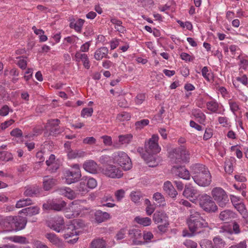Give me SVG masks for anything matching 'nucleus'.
Instances as JSON below:
<instances>
[{
  "mask_svg": "<svg viewBox=\"0 0 248 248\" xmlns=\"http://www.w3.org/2000/svg\"><path fill=\"white\" fill-rule=\"evenodd\" d=\"M158 136L154 134L145 143L146 152L149 155L157 154L160 152L161 147L158 144ZM142 158L146 162L149 167H154L157 165V163L152 155L148 157L146 154H144L142 155Z\"/></svg>",
  "mask_w": 248,
  "mask_h": 248,
  "instance_id": "obj_1",
  "label": "nucleus"
},
{
  "mask_svg": "<svg viewBox=\"0 0 248 248\" xmlns=\"http://www.w3.org/2000/svg\"><path fill=\"white\" fill-rule=\"evenodd\" d=\"M190 215L187 219V224L189 231L193 234L201 232L203 228L208 227V223L201 216V214L195 210L192 209L189 210Z\"/></svg>",
  "mask_w": 248,
  "mask_h": 248,
  "instance_id": "obj_2",
  "label": "nucleus"
},
{
  "mask_svg": "<svg viewBox=\"0 0 248 248\" xmlns=\"http://www.w3.org/2000/svg\"><path fill=\"white\" fill-rule=\"evenodd\" d=\"M197 201L200 207L207 212H215L217 206L212 198L206 194L199 195Z\"/></svg>",
  "mask_w": 248,
  "mask_h": 248,
  "instance_id": "obj_3",
  "label": "nucleus"
},
{
  "mask_svg": "<svg viewBox=\"0 0 248 248\" xmlns=\"http://www.w3.org/2000/svg\"><path fill=\"white\" fill-rule=\"evenodd\" d=\"M211 195L219 206L226 207L229 202V199L226 192L220 187L212 189Z\"/></svg>",
  "mask_w": 248,
  "mask_h": 248,
  "instance_id": "obj_4",
  "label": "nucleus"
},
{
  "mask_svg": "<svg viewBox=\"0 0 248 248\" xmlns=\"http://www.w3.org/2000/svg\"><path fill=\"white\" fill-rule=\"evenodd\" d=\"M183 152L185 153V155L186 154V151H182L180 152L181 155L182 154ZM179 150L174 149H173L172 152L170 153L169 156L171 158L170 165L172 167V169L173 170H187L181 163V161L182 160V158L181 155H179Z\"/></svg>",
  "mask_w": 248,
  "mask_h": 248,
  "instance_id": "obj_5",
  "label": "nucleus"
},
{
  "mask_svg": "<svg viewBox=\"0 0 248 248\" xmlns=\"http://www.w3.org/2000/svg\"><path fill=\"white\" fill-rule=\"evenodd\" d=\"M192 177L194 182L200 186H208L211 182L212 176L210 171H197V173Z\"/></svg>",
  "mask_w": 248,
  "mask_h": 248,
  "instance_id": "obj_6",
  "label": "nucleus"
},
{
  "mask_svg": "<svg viewBox=\"0 0 248 248\" xmlns=\"http://www.w3.org/2000/svg\"><path fill=\"white\" fill-rule=\"evenodd\" d=\"M62 232H64L63 237L65 239L76 236V237L74 239L68 241L69 243L74 244L77 242L78 239L77 235H78L79 231L76 230L75 226L73 225L71 222L65 225L63 231Z\"/></svg>",
  "mask_w": 248,
  "mask_h": 248,
  "instance_id": "obj_7",
  "label": "nucleus"
},
{
  "mask_svg": "<svg viewBox=\"0 0 248 248\" xmlns=\"http://www.w3.org/2000/svg\"><path fill=\"white\" fill-rule=\"evenodd\" d=\"M116 161L123 167L124 170H129L132 168V162L128 155L124 152H120L115 154Z\"/></svg>",
  "mask_w": 248,
  "mask_h": 248,
  "instance_id": "obj_8",
  "label": "nucleus"
},
{
  "mask_svg": "<svg viewBox=\"0 0 248 248\" xmlns=\"http://www.w3.org/2000/svg\"><path fill=\"white\" fill-rule=\"evenodd\" d=\"M66 206V202L60 200H48L43 204V208L46 210H53L57 211L62 210Z\"/></svg>",
  "mask_w": 248,
  "mask_h": 248,
  "instance_id": "obj_9",
  "label": "nucleus"
},
{
  "mask_svg": "<svg viewBox=\"0 0 248 248\" xmlns=\"http://www.w3.org/2000/svg\"><path fill=\"white\" fill-rule=\"evenodd\" d=\"M8 222L12 227H15V230L19 231L23 229L27 224V219L26 217L21 216L9 217Z\"/></svg>",
  "mask_w": 248,
  "mask_h": 248,
  "instance_id": "obj_10",
  "label": "nucleus"
},
{
  "mask_svg": "<svg viewBox=\"0 0 248 248\" xmlns=\"http://www.w3.org/2000/svg\"><path fill=\"white\" fill-rule=\"evenodd\" d=\"M183 195L192 202H195L198 200L199 194V191L191 185H186L185 187Z\"/></svg>",
  "mask_w": 248,
  "mask_h": 248,
  "instance_id": "obj_11",
  "label": "nucleus"
},
{
  "mask_svg": "<svg viewBox=\"0 0 248 248\" xmlns=\"http://www.w3.org/2000/svg\"><path fill=\"white\" fill-rule=\"evenodd\" d=\"M128 234L129 237L133 239V244L139 245L142 244V241L139 240L142 237L141 232L139 229H130L128 230Z\"/></svg>",
  "mask_w": 248,
  "mask_h": 248,
  "instance_id": "obj_12",
  "label": "nucleus"
},
{
  "mask_svg": "<svg viewBox=\"0 0 248 248\" xmlns=\"http://www.w3.org/2000/svg\"><path fill=\"white\" fill-rule=\"evenodd\" d=\"M74 60L78 62L81 61L83 63L84 67L85 68L87 69L90 68V62L87 54L85 53H81L79 51H77L75 54Z\"/></svg>",
  "mask_w": 248,
  "mask_h": 248,
  "instance_id": "obj_13",
  "label": "nucleus"
},
{
  "mask_svg": "<svg viewBox=\"0 0 248 248\" xmlns=\"http://www.w3.org/2000/svg\"><path fill=\"white\" fill-rule=\"evenodd\" d=\"M59 123L58 119L51 120L47 122L46 128L50 131L51 135H56L60 132L58 128Z\"/></svg>",
  "mask_w": 248,
  "mask_h": 248,
  "instance_id": "obj_14",
  "label": "nucleus"
},
{
  "mask_svg": "<svg viewBox=\"0 0 248 248\" xmlns=\"http://www.w3.org/2000/svg\"><path fill=\"white\" fill-rule=\"evenodd\" d=\"M64 226L63 218L58 217L55 218L54 223L51 225L50 228L55 231L60 232L63 231Z\"/></svg>",
  "mask_w": 248,
  "mask_h": 248,
  "instance_id": "obj_15",
  "label": "nucleus"
},
{
  "mask_svg": "<svg viewBox=\"0 0 248 248\" xmlns=\"http://www.w3.org/2000/svg\"><path fill=\"white\" fill-rule=\"evenodd\" d=\"M81 176L80 171H67L65 175L66 183L68 184L75 183L78 181Z\"/></svg>",
  "mask_w": 248,
  "mask_h": 248,
  "instance_id": "obj_16",
  "label": "nucleus"
},
{
  "mask_svg": "<svg viewBox=\"0 0 248 248\" xmlns=\"http://www.w3.org/2000/svg\"><path fill=\"white\" fill-rule=\"evenodd\" d=\"M206 106L207 109L212 113H217L223 114L225 111L224 108H223L222 110L218 111L220 106L215 100H211L207 102Z\"/></svg>",
  "mask_w": 248,
  "mask_h": 248,
  "instance_id": "obj_17",
  "label": "nucleus"
},
{
  "mask_svg": "<svg viewBox=\"0 0 248 248\" xmlns=\"http://www.w3.org/2000/svg\"><path fill=\"white\" fill-rule=\"evenodd\" d=\"M163 189L169 196L172 198H176L178 194L177 191L175 189L172 184L170 181L164 183Z\"/></svg>",
  "mask_w": 248,
  "mask_h": 248,
  "instance_id": "obj_18",
  "label": "nucleus"
},
{
  "mask_svg": "<svg viewBox=\"0 0 248 248\" xmlns=\"http://www.w3.org/2000/svg\"><path fill=\"white\" fill-rule=\"evenodd\" d=\"M41 191V189L38 186H28L26 187L24 195L29 197L37 196L40 194Z\"/></svg>",
  "mask_w": 248,
  "mask_h": 248,
  "instance_id": "obj_19",
  "label": "nucleus"
},
{
  "mask_svg": "<svg viewBox=\"0 0 248 248\" xmlns=\"http://www.w3.org/2000/svg\"><path fill=\"white\" fill-rule=\"evenodd\" d=\"M59 194L63 195L70 200H73L77 197V194L74 190L68 187H62L58 189Z\"/></svg>",
  "mask_w": 248,
  "mask_h": 248,
  "instance_id": "obj_20",
  "label": "nucleus"
},
{
  "mask_svg": "<svg viewBox=\"0 0 248 248\" xmlns=\"http://www.w3.org/2000/svg\"><path fill=\"white\" fill-rule=\"evenodd\" d=\"M235 214L230 210H225L220 212L219 217L220 220L229 222L235 217Z\"/></svg>",
  "mask_w": 248,
  "mask_h": 248,
  "instance_id": "obj_21",
  "label": "nucleus"
},
{
  "mask_svg": "<svg viewBox=\"0 0 248 248\" xmlns=\"http://www.w3.org/2000/svg\"><path fill=\"white\" fill-rule=\"evenodd\" d=\"M95 220L98 223H102L108 219L110 217V215L106 212L97 210L94 214Z\"/></svg>",
  "mask_w": 248,
  "mask_h": 248,
  "instance_id": "obj_22",
  "label": "nucleus"
},
{
  "mask_svg": "<svg viewBox=\"0 0 248 248\" xmlns=\"http://www.w3.org/2000/svg\"><path fill=\"white\" fill-rule=\"evenodd\" d=\"M84 22V20L80 18L77 20L73 19L70 24V27L71 28L74 29L77 32H80Z\"/></svg>",
  "mask_w": 248,
  "mask_h": 248,
  "instance_id": "obj_23",
  "label": "nucleus"
},
{
  "mask_svg": "<svg viewBox=\"0 0 248 248\" xmlns=\"http://www.w3.org/2000/svg\"><path fill=\"white\" fill-rule=\"evenodd\" d=\"M108 50L106 47H101L97 49L94 54V58L97 61L102 60L107 56Z\"/></svg>",
  "mask_w": 248,
  "mask_h": 248,
  "instance_id": "obj_24",
  "label": "nucleus"
},
{
  "mask_svg": "<svg viewBox=\"0 0 248 248\" xmlns=\"http://www.w3.org/2000/svg\"><path fill=\"white\" fill-rule=\"evenodd\" d=\"M39 213V208L37 206H32L24 208L20 211L19 213H23L27 216H32Z\"/></svg>",
  "mask_w": 248,
  "mask_h": 248,
  "instance_id": "obj_25",
  "label": "nucleus"
},
{
  "mask_svg": "<svg viewBox=\"0 0 248 248\" xmlns=\"http://www.w3.org/2000/svg\"><path fill=\"white\" fill-rule=\"evenodd\" d=\"M80 206L78 204L76 201L72 202L71 206H70V209L71 210L72 214L71 215H67L66 217L68 218H72L77 217L81 212Z\"/></svg>",
  "mask_w": 248,
  "mask_h": 248,
  "instance_id": "obj_26",
  "label": "nucleus"
},
{
  "mask_svg": "<svg viewBox=\"0 0 248 248\" xmlns=\"http://www.w3.org/2000/svg\"><path fill=\"white\" fill-rule=\"evenodd\" d=\"M213 242L214 246L211 241L207 242L206 246H208L209 248H221L224 246V242L219 237H215L213 239Z\"/></svg>",
  "mask_w": 248,
  "mask_h": 248,
  "instance_id": "obj_27",
  "label": "nucleus"
},
{
  "mask_svg": "<svg viewBox=\"0 0 248 248\" xmlns=\"http://www.w3.org/2000/svg\"><path fill=\"white\" fill-rule=\"evenodd\" d=\"M153 219L156 223H162L168 221V217L163 212H157L154 214Z\"/></svg>",
  "mask_w": 248,
  "mask_h": 248,
  "instance_id": "obj_28",
  "label": "nucleus"
},
{
  "mask_svg": "<svg viewBox=\"0 0 248 248\" xmlns=\"http://www.w3.org/2000/svg\"><path fill=\"white\" fill-rule=\"evenodd\" d=\"M86 153L81 150H70L67 152V156L69 159H75L85 156Z\"/></svg>",
  "mask_w": 248,
  "mask_h": 248,
  "instance_id": "obj_29",
  "label": "nucleus"
},
{
  "mask_svg": "<svg viewBox=\"0 0 248 248\" xmlns=\"http://www.w3.org/2000/svg\"><path fill=\"white\" fill-rule=\"evenodd\" d=\"M90 248H106V243L102 238L96 239L91 242Z\"/></svg>",
  "mask_w": 248,
  "mask_h": 248,
  "instance_id": "obj_30",
  "label": "nucleus"
},
{
  "mask_svg": "<svg viewBox=\"0 0 248 248\" xmlns=\"http://www.w3.org/2000/svg\"><path fill=\"white\" fill-rule=\"evenodd\" d=\"M83 168L85 170H96L97 164L93 160H88L83 163Z\"/></svg>",
  "mask_w": 248,
  "mask_h": 248,
  "instance_id": "obj_31",
  "label": "nucleus"
},
{
  "mask_svg": "<svg viewBox=\"0 0 248 248\" xmlns=\"http://www.w3.org/2000/svg\"><path fill=\"white\" fill-rule=\"evenodd\" d=\"M134 220L138 224L143 226H149L152 222L151 219L148 217H142L140 216L136 217Z\"/></svg>",
  "mask_w": 248,
  "mask_h": 248,
  "instance_id": "obj_32",
  "label": "nucleus"
},
{
  "mask_svg": "<svg viewBox=\"0 0 248 248\" xmlns=\"http://www.w3.org/2000/svg\"><path fill=\"white\" fill-rule=\"evenodd\" d=\"M45 236L53 245L59 246L61 243L60 239L54 233H47Z\"/></svg>",
  "mask_w": 248,
  "mask_h": 248,
  "instance_id": "obj_33",
  "label": "nucleus"
},
{
  "mask_svg": "<svg viewBox=\"0 0 248 248\" xmlns=\"http://www.w3.org/2000/svg\"><path fill=\"white\" fill-rule=\"evenodd\" d=\"M56 180L52 178H48V176L45 177L43 182L44 187L46 190H48L51 188L56 183Z\"/></svg>",
  "mask_w": 248,
  "mask_h": 248,
  "instance_id": "obj_34",
  "label": "nucleus"
},
{
  "mask_svg": "<svg viewBox=\"0 0 248 248\" xmlns=\"http://www.w3.org/2000/svg\"><path fill=\"white\" fill-rule=\"evenodd\" d=\"M119 142L121 144H127L131 141L133 136L131 134L122 135L119 136Z\"/></svg>",
  "mask_w": 248,
  "mask_h": 248,
  "instance_id": "obj_35",
  "label": "nucleus"
},
{
  "mask_svg": "<svg viewBox=\"0 0 248 248\" xmlns=\"http://www.w3.org/2000/svg\"><path fill=\"white\" fill-rule=\"evenodd\" d=\"M235 208L243 216L244 218L248 217V213L246 206L242 202L235 206Z\"/></svg>",
  "mask_w": 248,
  "mask_h": 248,
  "instance_id": "obj_36",
  "label": "nucleus"
},
{
  "mask_svg": "<svg viewBox=\"0 0 248 248\" xmlns=\"http://www.w3.org/2000/svg\"><path fill=\"white\" fill-rule=\"evenodd\" d=\"M32 203V200L30 198L22 199L17 202L16 207L19 208L31 205Z\"/></svg>",
  "mask_w": 248,
  "mask_h": 248,
  "instance_id": "obj_37",
  "label": "nucleus"
},
{
  "mask_svg": "<svg viewBox=\"0 0 248 248\" xmlns=\"http://www.w3.org/2000/svg\"><path fill=\"white\" fill-rule=\"evenodd\" d=\"M111 22L114 25V28L117 31L121 33L124 32L125 29L122 26V22L121 21L113 18L111 20Z\"/></svg>",
  "mask_w": 248,
  "mask_h": 248,
  "instance_id": "obj_38",
  "label": "nucleus"
},
{
  "mask_svg": "<svg viewBox=\"0 0 248 248\" xmlns=\"http://www.w3.org/2000/svg\"><path fill=\"white\" fill-rule=\"evenodd\" d=\"M7 239L16 243H19L22 244H26L28 243L27 238L21 236H14L7 238Z\"/></svg>",
  "mask_w": 248,
  "mask_h": 248,
  "instance_id": "obj_39",
  "label": "nucleus"
},
{
  "mask_svg": "<svg viewBox=\"0 0 248 248\" xmlns=\"http://www.w3.org/2000/svg\"><path fill=\"white\" fill-rule=\"evenodd\" d=\"M193 114L194 117L198 119L200 123L203 124L206 119V116L200 110H197L193 112Z\"/></svg>",
  "mask_w": 248,
  "mask_h": 248,
  "instance_id": "obj_40",
  "label": "nucleus"
},
{
  "mask_svg": "<svg viewBox=\"0 0 248 248\" xmlns=\"http://www.w3.org/2000/svg\"><path fill=\"white\" fill-rule=\"evenodd\" d=\"M104 174L111 178H120L123 175L122 171H104Z\"/></svg>",
  "mask_w": 248,
  "mask_h": 248,
  "instance_id": "obj_41",
  "label": "nucleus"
},
{
  "mask_svg": "<svg viewBox=\"0 0 248 248\" xmlns=\"http://www.w3.org/2000/svg\"><path fill=\"white\" fill-rule=\"evenodd\" d=\"M230 108L231 111L233 113L234 115H236V112L240 109V107L238 103L229 100L228 101Z\"/></svg>",
  "mask_w": 248,
  "mask_h": 248,
  "instance_id": "obj_42",
  "label": "nucleus"
},
{
  "mask_svg": "<svg viewBox=\"0 0 248 248\" xmlns=\"http://www.w3.org/2000/svg\"><path fill=\"white\" fill-rule=\"evenodd\" d=\"M88 186L86 185V180H83L80 182L78 186V190L81 194H84L88 192Z\"/></svg>",
  "mask_w": 248,
  "mask_h": 248,
  "instance_id": "obj_43",
  "label": "nucleus"
},
{
  "mask_svg": "<svg viewBox=\"0 0 248 248\" xmlns=\"http://www.w3.org/2000/svg\"><path fill=\"white\" fill-rule=\"evenodd\" d=\"M218 122L223 127L230 128L231 126L229 118L226 117H219L218 118Z\"/></svg>",
  "mask_w": 248,
  "mask_h": 248,
  "instance_id": "obj_44",
  "label": "nucleus"
},
{
  "mask_svg": "<svg viewBox=\"0 0 248 248\" xmlns=\"http://www.w3.org/2000/svg\"><path fill=\"white\" fill-rule=\"evenodd\" d=\"M202 74L203 77L208 81H210L212 79V75L208 70L207 66H204L202 69Z\"/></svg>",
  "mask_w": 248,
  "mask_h": 248,
  "instance_id": "obj_45",
  "label": "nucleus"
},
{
  "mask_svg": "<svg viewBox=\"0 0 248 248\" xmlns=\"http://www.w3.org/2000/svg\"><path fill=\"white\" fill-rule=\"evenodd\" d=\"M13 158L11 153L7 151H0V159L3 161H8Z\"/></svg>",
  "mask_w": 248,
  "mask_h": 248,
  "instance_id": "obj_46",
  "label": "nucleus"
},
{
  "mask_svg": "<svg viewBox=\"0 0 248 248\" xmlns=\"http://www.w3.org/2000/svg\"><path fill=\"white\" fill-rule=\"evenodd\" d=\"M131 118L130 113L126 112H123L117 115V119L121 122L128 121Z\"/></svg>",
  "mask_w": 248,
  "mask_h": 248,
  "instance_id": "obj_47",
  "label": "nucleus"
},
{
  "mask_svg": "<svg viewBox=\"0 0 248 248\" xmlns=\"http://www.w3.org/2000/svg\"><path fill=\"white\" fill-rule=\"evenodd\" d=\"M93 112L92 108H85L81 111V116L83 118L91 117Z\"/></svg>",
  "mask_w": 248,
  "mask_h": 248,
  "instance_id": "obj_48",
  "label": "nucleus"
},
{
  "mask_svg": "<svg viewBox=\"0 0 248 248\" xmlns=\"http://www.w3.org/2000/svg\"><path fill=\"white\" fill-rule=\"evenodd\" d=\"M149 121L148 119H143L135 123V127L137 129H141L148 125Z\"/></svg>",
  "mask_w": 248,
  "mask_h": 248,
  "instance_id": "obj_49",
  "label": "nucleus"
},
{
  "mask_svg": "<svg viewBox=\"0 0 248 248\" xmlns=\"http://www.w3.org/2000/svg\"><path fill=\"white\" fill-rule=\"evenodd\" d=\"M141 197V193L139 191H133L130 194L131 199L135 203L139 202Z\"/></svg>",
  "mask_w": 248,
  "mask_h": 248,
  "instance_id": "obj_50",
  "label": "nucleus"
},
{
  "mask_svg": "<svg viewBox=\"0 0 248 248\" xmlns=\"http://www.w3.org/2000/svg\"><path fill=\"white\" fill-rule=\"evenodd\" d=\"M36 157L38 160V162L35 163V167L39 169V166H40L41 163L43 162L45 160L44 156V153L42 151L38 152L36 155Z\"/></svg>",
  "mask_w": 248,
  "mask_h": 248,
  "instance_id": "obj_51",
  "label": "nucleus"
},
{
  "mask_svg": "<svg viewBox=\"0 0 248 248\" xmlns=\"http://www.w3.org/2000/svg\"><path fill=\"white\" fill-rule=\"evenodd\" d=\"M177 22L183 28H186L187 30L189 31H191L193 29L192 24L189 21H186L185 22H183L180 20H177Z\"/></svg>",
  "mask_w": 248,
  "mask_h": 248,
  "instance_id": "obj_52",
  "label": "nucleus"
},
{
  "mask_svg": "<svg viewBox=\"0 0 248 248\" xmlns=\"http://www.w3.org/2000/svg\"><path fill=\"white\" fill-rule=\"evenodd\" d=\"M74 226H75L76 231L79 229L82 228L84 226V223L82 220L75 219L71 222Z\"/></svg>",
  "mask_w": 248,
  "mask_h": 248,
  "instance_id": "obj_53",
  "label": "nucleus"
},
{
  "mask_svg": "<svg viewBox=\"0 0 248 248\" xmlns=\"http://www.w3.org/2000/svg\"><path fill=\"white\" fill-rule=\"evenodd\" d=\"M153 199L158 203H162L165 202V198L163 195L159 192H156L153 195Z\"/></svg>",
  "mask_w": 248,
  "mask_h": 248,
  "instance_id": "obj_54",
  "label": "nucleus"
},
{
  "mask_svg": "<svg viewBox=\"0 0 248 248\" xmlns=\"http://www.w3.org/2000/svg\"><path fill=\"white\" fill-rule=\"evenodd\" d=\"M176 175L184 180H189L190 178V174L189 171H177Z\"/></svg>",
  "mask_w": 248,
  "mask_h": 248,
  "instance_id": "obj_55",
  "label": "nucleus"
},
{
  "mask_svg": "<svg viewBox=\"0 0 248 248\" xmlns=\"http://www.w3.org/2000/svg\"><path fill=\"white\" fill-rule=\"evenodd\" d=\"M145 99V94L144 93H139L135 98V102L136 105L141 104Z\"/></svg>",
  "mask_w": 248,
  "mask_h": 248,
  "instance_id": "obj_56",
  "label": "nucleus"
},
{
  "mask_svg": "<svg viewBox=\"0 0 248 248\" xmlns=\"http://www.w3.org/2000/svg\"><path fill=\"white\" fill-rule=\"evenodd\" d=\"M169 225L168 221H166V222H163L158 226V229L160 232L165 233L167 232Z\"/></svg>",
  "mask_w": 248,
  "mask_h": 248,
  "instance_id": "obj_57",
  "label": "nucleus"
},
{
  "mask_svg": "<svg viewBox=\"0 0 248 248\" xmlns=\"http://www.w3.org/2000/svg\"><path fill=\"white\" fill-rule=\"evenodd\" d=\"M15 121L13 119H10L9 120L5 121L0 124V128L2 130H4L11 125Z\"/></svg>",
  "mask_w": 248,
  "mask_h": 248,
  "instance_id": "obj_58",
  "label": "nucleus"
},
{
  "mask_svg": "<svg viewBox=\"0 0 248 248\" xmlns=\"http://www.w3.org/2000/svg\"><path fill=\"white\" fill-rule=\"evenodd\" d=\"M125 191L124 189H121L115 192V196L118 201H120L124 196Z\"/></svg>",
  "mask_w": 248,
  "mask_h": 248,
  "instance_id": "obj_59",
  "label": "nucleus"
},
{
  "mask_svg": "<svg viewBox=\"0 0 248 248\" xmlns=\"http://www.w3.org/2000/svg\"><path fill=\"white\" fill-rule=\"evenodd\" d=\"M86 185L88 188L92 189L96 186L97 183L94 179L90 178L86 181Z\"/></svg>",
  "mask_w": 248,
  "mask_h": 248,
  "instance_id": "obj_60",
  "label": "nucleus"
},
{
  "mask_svg": "<svg viewBox=\"0 0 248 248\" xmlns=\"http://www.w3.org/2000/svg\"><path fill=\"white\" fill-rule=\"evenodd\" d=\"M230 199L234 207L236 206L239 203L242 202L241 199L239 197L234 195H231Z\"/></svg>",
  "mask_w": 248,
  "mask_h": 248,
  "instance_id": "obj_61",
  "label": "nucleus"
},
{
  "mask_svg": "<svg viewBox=\"0 0 248 248\" xmlns=\"http://www.w3.org/2000/svg\"><path fill=\"white\" fill-rule=\"evenodd\" d=\"M101 139L103 140V143L106 146H111L112 144V139L108 136H103Z\"/></svg>",
  "mask_w": 248,
  "mask_h": 248,
  "instance_id": "obj_62",
  "label": "nucleus"
},
{
  "mask_svg": "<svg viewBox=\"0 0 248 248\" xmlns=\"http://www.w3.org/2000/svg\"><path fill=\"white\" fill-rule=\"evenodd\" d=\"M10 134L12 136L19 138L22 136V132L20 129L15 128L11 131Z\"/></svg>",
  "mask_w": 248,
  "mask_h": 248,
  "instance_id": "obj_63",
  "label": "nucleus"
},
{
  "mask_svg": "<svg viewBox=\"0 0 248 248\" xmlns=\"http://www.w3.org/2000/svg\"><path fill=\"white\" fill-rule=\"evenodd\" d=\"M184 244L188 248H196L197 247V243L191 240H186Z\"/></svg>",
  "mask_w": 248,
  "mask_h": 248,
  "instance_id": "obj_64",
  "label": "nucleus"
}]
</instances>
